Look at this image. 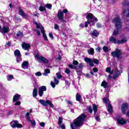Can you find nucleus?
<instances>
[{"label":"nucleus","mask_w":129,"mask_h":129,"mask_svg":"<svg viewBox=\"0 0 129 129\" xmlns=\"http://www.w3.org/2000/svg\"><path fill=\"white\" fill-rule=\"evenodd\" d=\"M86 118V115L82 114L76 119H75L72 123H71V127L72 129H76L79 126H81L83 123L85 121Z\"/></svg>","instance_id":"f257e3e1"},{"label":"nucleus","mask_w":129,"mask_h":129,"mask_svg":"<svg viewBox=\"0 0 129 129\" xmlns=\"http://www.w3.org/2000/svg\"><path fill=\"white\" fill-rule=\"evenodd\" d=\"M112 23L115 25L116 29L114 31L112 36H116V35L118 34V30L121 29L122 26V23H121V20L119 16H117L116 18H114L112 20Z\"/></svg>","instance_id":"f03ea898"},{"label":"nucleus","mask_w":129,"mask_h":129,"mask_svg":"<svg viewBox=\"0 0 129 129\" xmlns=\"http://www.w3.org/2000/svg\"><path fill=\"white\" fill-rule=\"evenodd\" d=\"M86 19H87V20H90V21L88 20L87 22L85 23V27L86 28H87L88 27V25H89L90 23H92V22H93L92 26H94V25L95 24L94 23V22H96L98 21L97 18H95V17L93 16V15L91 13L87 14Z\"/></svg>","instance_id":"7ed1b4c3"},{"label":"nucleus","mask_w":129,"mask_h":129,"mask_svg":"<svg viewBox=\"0 0 129 129\" xmlns=\"http://www.w3.org/2000/svg\"><path fill=\"white\" fill-rule=\"evenodd\" d=\"M35 57L36 60H37L39 63H41V62H42V63H47L48 62V59H47L46 57L42 55H39V54H36Z\"/></svg>","instance_id":"20e7f679"},{"label":"nucleus","mask_w":129,"mask_h":129,"mask_svg":"<svg viewBox=\"0 0 129 129\" xmlns=\"http://www.w3.org/2000/svg\"><path fill=\"white\" fill-rule=\"evenodd\" d=\"M103 101L104 103H105V104H107V110L108 112L110 114L112 113V106H111V104H110V103L109 102V99H108V98H104V99H103Z\"/></svg>","instance_id":"39448f33"},{"label":"nucleus","mask_w":129,"mask_h":129,"mask_svg":"<svg viewBox=\"0 0 129 129\" xmlns=\"http://www.w3.org/2000/svg\"><path fill=\"white\" fill-rule=\"evenodd\" d=\"M111 55L113 58H117V59L120 58L121 56V51L118 49H116V50L111 52Z\"/></svg>","instance_id":"423d86ee"},{"label":"nucleus","mask_w":129,"mask_h":129,"mask_svg":"<svg viewBox=\"0 0 129 129\" xmlns=\"http://www.w3.org/2000/svg\"><path fill=\"white\" fill-rule=\"evenodd\" d=\"M11 126L13 128L17 127L18 128H22L23 127V125L22 124L19 123V121L18 120H13L11 122Z\"/></svg>","instance_id":"0eeeda50"},{"label":"nucleus","mask_w":129,"mask_h":129,"mask_svg":"<svg viewBox=\"0 0 129 129\" xmlns=\"http://www.w3.org/2000/svg\"><path fill=\"white\" fill-rule=\"evenodd\" d=\"M27 120L29 122H31V126H35L36 125V121L35 120H31V117H30V113L27 112L26 115Z\"/></svg>","instance_id":"6e6552de"},{"label":"nucleus","mask_w":129,"mask_h":129,"mask_svg":"<svg viewBox=\"0 0 129 129\" xmlns=\"http://www.w3.org/2000/svg\"><path fill=\"white\" fill-rule=\"evenodd\" d=\"M46 90H47V89L45 86H41L39 88L38 95L40 97L43 96V94H44V91H46Z\"/></svg>","instance_id":"1a4fd4ad"},{"label":"nucleus","mask_w":129,"mask_h":129,"mask_svg":"<svg viewBox=\"0 0 129 129\" xmlns=\"http://www.w3.org/2000/svg\"><path fill=\"white\" fill-rule=\"evenodd\" d=\"M127 107H128V105L126 103L122 104V105L121 106V111L123 114H125V111H126Z\"/></svg>","instance_id":"9d476101"},{"label":"nucleus","mask_w":129,"mask_h":129,"mask_svg":"<svg viewBox=\"0 0 129 129\" xmlns=\"http://www.w3.org/2000/svg\"><path fill=\"white\" fill-rule=\"evenodd\" d=\"M34 25H36V27L37 29H40V31L42 34H45V30L44 29L43 26H42V24H38V23L35 22Z\"/></svg>","instance_id":"9b49d317"},{"label":"nucleus","mask_w":129,"mask_h":129,"mask_svg":"<svg viewBox=\"0 0 129 129\" xmlns=\"http://www.w3.org/2000/svg\"><path fill=\"white\" fill-rule=\"evenodd\" d=\"M117 121L119 124L123 125L126 123L127 121H129V119L125 120V118H120L117 120Z\"/></svg>","instance_id":"f8f14e48"},{"label":"nucleus","mask_w":129,"mask_h":129,"mask_svg":"<svg viewBox=\"0 0 129 129\" xmlns=\"http://www.w3.org/2000/svg\"><path fill=\"white\" fill-rule=\"evenodd\" d=\"M57 18L59 21L63 22V19H64V14L61 11H59L57 13Z\"/></svg>","instance_id":"ddd939ff"},{"label":"nucleus","mask_w":129,"mask_h":129,"mask_svg":"<svg viewBox=\"0 0 129 129\" xmlns=\"http://www.w3.org/2000/svg\"><path fill=\"white\" fill-rule=\"evenodd\" d=\"M22 47L24 50H27V51H29L30 48H31V45L29 43H26V42H24L22 44Z\"/></svg>","instance_id":"4468645a"},{"label":"nucleus","mask_w":129,"mask_h":129,"mask_svg":"<svg viewBox=\"0 0 129 129\" xmlns=\"http://www.w3.org/2000/svg\"><path fill=\"white\" fill-rule=\"evenodd\" d=\"M53 81H51L50 84L53 87V88H55V87L56 86V84H59V80H58L56 78L54 77L53 78Z\"/></svg>","instance_id":"2eb2a0df"},{"label":"nucleus","mask_w":129,"mask_h":129,"mask_svg":"<svg viewBox=\"0 0 129 129\" xmlns=\"http://www.w3.org/2000/svg\"><path fill=\"white\" fill-rule=\"evenodd\" d=\"M109 41L113 44H118L119 43V40H116V38L113 37V36L112 35L110 37Z\"/></svg>","instance_id":"dca6fc26"},{"label":"nucleus","mask_w":129,"mask_h":129,"mask_svg":"<svg viewBox=\"0 0 129 129\" xmlns=\"http://www.w3.org/2000/svg\"><path fill=\"white\" fill-rule=\"evenodd\" d=\"M9 31H10V28L9 27L4 26L1 30V33H8V32Z\"/></svg>","instance_id":"f3484780"},{"label":"nucleus","mask_w":129,"mask_h":129,"mask_svg":"<svg viewBox=\"0 0 129 129\" xmlns=\"http://www.w3.org/2000/svg\"><path fill=\"white\" fill-rule=\"evenodd\" d=\"M85 61L87 63H89L90 66H92V67H93V66H94V64H93V63L92 62V59L88 57H86L85 58Z\"/></svg>","instance_id":"a211bd4d"},{"label":"nucleus","mask_w":129,"mask_h":129,"mask_svg":"<svg viewBox=\"0 0 129 129\" xmlns=\"http://www.w3.org/2000/svg\"><path fill=\"white\" fill-rule=\"evenodd\" d=\"M38 101L43 106H47L48 100L45 101L43 99H40V100H38Z\"/></svg>","instance_id":"6ab92c4d"},{"label":"nucleus","mask_w":129,"mask_h":129,"mask_svg":"<svg viewBox=\"0 0 129 129\" xmlns=\"http://www.w3.org/2000/svg\"><path fill=\"white\" fill-rule=\"evenodd\" d=\"M28 65L29 62L26 61H24L22 64V67L23 69H28Z\"/></svg>","instance_id":"aec40b11"},{"label":"nucleus","mask_w":129,"mask_h":129,"mask_svg":"<svg viewBox=\"0 0 129 129\" xmlns=\"http://www.w3.org/2000/svg\"><path fill=\"white\" fill-rule=\"evenodd\" d=\"M20 97H21V95L19 94H16L13 97V102H16V101H17V100H19L20 99Z\"/></svg>","instance_id":"412c9836"},{"label":"nucleus","mask_w":129,"mask_h":129,"mask_svg":"<svg viewBox=\"0 0 129 129\" xmlns=\"http://www.w3.org/2000/svg\"><path fill=\"white\" fill-rule=\"evenodd\" d=\"M19 14L20 16H22V17H23V18L27 17V15H26V14H25L23 10H22V9L21 8H19Z\"/></svg>","instance_id":"4be33fe9"},{"label":"nucleus","mask_w":129,"mask_h":129,"mask_svg":"<svg viewBox=\"0 0 129 129\" xmlns=\"http://www.w3.org/2000/svg\"><path fill=\"white\" fill-rule=\"evenodd\" d=\"M101 86L104 88H107V87L108 86V84L107 83V82H106V81H103L102 82Z\"/></svg>","instance_id":"5701e85b"},{"label":"nucleus","mask_w":129,"mask_h":129,"mask_svg":"<svg viewBox=\"0 0 129 129\" xmlns=\"http://www.w3.org/2000/svg\"><path fill=\"white\" fill-rule=\"evenodd\" d=\"M116 74L113 76V79H115L117 77H118L120 75V72L118 70H115Z\"/></svg>","instance_id":"b1692460"},{"label":"nucleus","mask_w":129,"mask_h":129,"mask_svg":"<svg viewBox=\"0 0 129 129\" xmlns=\"http://www.w3.org/2000/svg\"><path fill=\"white\" fill-rule=\"evenodd\" d=\"M14 54L16 57L19 56H22V54H21V51L20 50L16 49L14 51Z\"/></svg>","instance_id":"393cba45"},{"label":"nucleus","mask_w":129,"mask_h":129,"mask_svg":"<svg viewBox=\"0 0 129 129\" xmlns=\"http://www.w3.org/2000/svg\"><path fill=\"white\" fill-rule=\"evenodd\" d=\"M88 52L90 55H93L94 54V49L90 48V49L88 50Z\"/></svg>","instance_id":"a878e982"},{"label":"nucleus","mask_w":129,"mask_h":129,"mask_svg":"<svg viewBox=\"0 0 129 129\" xmlns=\"http://www.w3.org/2000/svg\"><path fill=\"white\" fill-rule=\"evenodd\" d=\"M38 95V91L37 90V89L35 88L33 90V97H36Z\"/></svg>","instance_id":"bb28decb"},{"label":"nucleus","mask_w":129,"mask_h":129,"mask_svg":"<svg viewBox=\"0 0 129 129\" xmlns=\"http://www.w3.org/2000/svg\"><path fill=\"white\" fill-rule=\"evenodd\" d=\"M98 35V32L95 30H94L93 32L92 33V36H93L94 37H97Z\"/></svg>","instance_id":"cd10ccee"},{"label":"nucleus","mask_w":129,"mask_h":129,"mask_svg":"<svg viewBox=\"0 0 129 129\" xmlns=\"http://www.w3.org/2000/svg\"><path fill=\"white\" fill-rule=\"evenodd\" d=\"M127 39L126 38H123L121 41H119L118 44H123L124 43H125V42H127Z\"/></svg>","instance_id":"c85d7f7f"},{"label":"nucleus","mask_w":129,"mask_h":129,"mask_svg":"<svg viewBox=\"0 0 129 129\" xmlns=\"http://www.w3.org/2000/svg\"><path fill=\"white\" fill-rule=\"evenodd\" d=\"M81 99V95H80V94L77 93L76 94V100L77 101H79L80 102Z\"/></svg>","instance_id":"c756f323"},{"label":"nucleus","mask_w":129,"mask_h":129,"mask_svg":"<svg viewBox=\"0 0 129 129\" xmlns=\"http://www.w3.org/2000/svg\"><path fill=\"white\" fill-rule=\"evenodd\" d=\"M92 63L94 62L95 64L98 65V64L99 63V60H98V59H95V58H93V59H92Z\"/></svg>","instance_id":"7c9ffc66"},{"label":"nucleus","mask_w":129,"mask_h":129,"mask_svg":"<svg viewBox=\"0 0 129 129\" xmlns=\"http://www.w3.org/2000/svg\"><path fill=\"white\" fill-rule=\"evenodd\" d=\"M16 36L17 38H22L23 37V33L19 31L16 34Z\"/></svg>","instance_id":"2f4dec72"},{"label":"nucleus","mask_w":129,"mask_h":129,"mask_svg":"<svg viewBox=\"0 0 129 129\" xmlns=\"http://www.w3.org/2000/svg\"><path fill=\"white\" fill-rule=\"evenodd\" d=\"M50 73V70L49 69H46L43 74V75L44 76H47V74H49Z\"/></svg>","instance_id":"473e14b6"},{"label":"nucleus","mask_w":129,"mask_h":129,"mask_svg":"<svg viewBox=\"0 0 129 129\" xmlns=\"http://www.w3.org/2000/svg\"><path fill=\"white\" fill-rule=\"evenodd\" d=\"M47 104L49 105V106L51 107V108H54V105L53 104V103H52V102H51L49 100H47Z\"/></svg>","instance_id":"72a5a7b5"},{"label":"nucleus","mask_w":129,"mask_h":129,"mask_svg":"<svg viewBox=\"0 0 129 129\" xmlns=\"http://www.w3.org/2000/svg\"><path fill=\"white\" fill-rule=\"evenodd\" d=\"M93 108L95 114L96 113V111H97V106H96V105H93Z\"/></svg>","instance_id":"f704fd0d"},{"label":"nucleus","mask_w":129,"mask_h":129,"mask_svg":"<svg viewBox=\"0 0 129 129\" xmlns=\"http://www.w3.org/2000/svg\"><path fill=\"white\" fill-rule=\"evenodd\" d=\"M68 66L69 68H71L72 69H77V67H76V66H74L73 64H69Z\"/></svg>","instance_id":"c9c22d12"},{"label":"nucleus","mask_w":129,"mask_h":129,"mask_svg":"<svg viewBox=\"0 0 129 129\" xmlns=\"http://www.w3.org/2000/svg\"><path fill=\"white\" fill-rule=\"evenodd\" d=\"M42 36L44 38V41H46V42H47L48 41V37H47V35H46V33H43L42 34Z\"/></svg>","instance_id":"e433bc0d"},{"label":"nucleus","mask_w":129,"mask_h":129,"mask_svg":"<svg viewBox=\"0 0 129 129\" xmlns=\"http://www.w3.org/2000/svg\"><path fill=\"white\" fill-rule=\"evenodd\" d=\"M63 122V118L62 117H59L58 118V124L60 125Z\"/></svg>","instance_id":"4c0bfd02"},{"label":"nucleus","mask_w":129,"mask_h":129,"mask_svg":"<svg viewBox=\"0 0 129 129\" xmlns=\"http://www.w3.org/2000/svg\"><path fill=\"white\" fill-rule=\"evenodd\" d=\"M111 71V69L110 68H107L106 69V72H107L108 73H110V74H112V72Z\"/></svg>","instance_id":"58836bf2"},{"label":"nucleus","mask_w":129,"mask_h":129,"mask_svg":"<svg viewBox=\"0 0 129 129\" xmlns=\"http://www.w3.org/2000/svg\"><path fill=\"white\" fill-rule=\"evenodd\" d=\"M17 57V61L18 62H21L22 61V55H20L19 56H16Z\"/></svg>","instance_id":"ea45409f"},{"label":"nucleus","mask_w":129,"mask_h":129,"mask_svg":"<svg viewBox=\"0 0 129 129\" xmlns=\"http://www.w3.org/2000/svg\"><path fill=\"white\" fill-rule=\"evenodd\" d=\"M39 11H40V12H44L46 11V8L43 6H40L39 7Z\"/></svg>","instance_id":"a19ab883"},{"label":"nucleus","mask_w":129,"mask_h":129,"mask_svg":"<svg viewBox=\"0 0 129 129\" xmlns=\"http://www.w3.org/2000/svg\"><path fill=\"white\" fill-rule=\"evenodd\" d=\"M56 76L57 78H58V79H61L62 78V76L61 75V74H60V73H56Z\"/></svg>","instance_id":"79ce46f5"},{"label":"nucleus","mask_w":129,"mask_h":129,"mask_svg":"<svg viewBox=\"0 0 129 129\" xmlns=\"http://www.w3.org/2000/svg\"><path fill=\"white\" fill-rule=\"evenodd\" d=\"M13 78H14V76L13 75H10L8 77V80L9 81H11V80H12L13 79Z\"/></svg>","instance_id":"37998d69"},{"label":"nucleus","mask_w":129,"mask_h":129,"mask_svg":"<svg viewBox=\"0 0 129 129\" xmlns=\"http://www.w3.org/2000/svg\"><path fill=\"white\" fill-rule=\"evenodd\" d=\"M45 8H47V9L50 10V9L52 8V5L51 4H47L45 6Z\"/></svg>","instance_id":"c03bdc74"},{"label":"nucleus","mask_w":129,"mask_h":129,"mask_svg":"<svg viewBox=\"0 0 129 129\" xmlns=\"http://www.w3.org/2000/svg\"><path fill=\"white\" fill-rule=\"evenodd\" d=\"M103 50L104 52H107L108 51V47L107 46H103Z\"/></svg>","instance_id":"a18cd8bd"},{"label":"nucleus","mask_w":129,"mask_h":129,"mask_svg":"<svg viewBox=\"0 0 129 129\" xmlns=\"http://www.w3.org/2000/svg\"><path fill=\"white\" fill-rule=\"evenodd\" d=\"M49 38L52 39V40H53L54 39V36H53V33H49Z\"/></svg>","instance_id":"49530a36"},{"label":"nucleus","mask_w":129,"mask_h":129,"mask_svg":"<svg viewBox=\"0 0 129 129\" xmlns=\"http://www.w3.org/2000/svg\"><path fill=\"white\" fill-rule=\"evenodd\" d=\"M71 71H70V70L69 69H66L65 71V73H67V74H69L71 73Z\"/></svg>","instance_id":"de8ad7c7"},{"label":"nucleus","mask_w":129,"mask_h":129,"mask_svg":"<svg viewBox=\"0 0 129 129\" xmlns=\"http://www.w3.org/2000/svg\"><path fill=\"white\" fill-rule=\"evenodd\" d=\"M88 111H89L90 113H92V111H93V110L92 109V108H91V106L88 107Z\"/></svg>","instance_id":"09e8293b"},{"label":"nucleus","mask_w":129,"mask_h":129,"mask_svg":"<svg viewBox=\"0 0 129 129\" xmlns=\"http://www.w3.org/2000/svg\"><path fill=\"white\" fill-rule=\"evenodd\" d=\"M35 75H36V76H41L42 74L41 73V72H38L35 73Z\"/></svg>","instance_id":"8fccbe9b"},{"label":"nucleus","mask_w":129,"mask_h":129,"mask_svg":"<svg viewBox=\"0 0 129 129\" xmlns=\"http://www.w3.org/2000/svg\"><path fill=\"white\" fill-rule=\"evenodd\" d=\"M84 64L83 63H81L79 64V68L80 69H82L83 68Z\"/></svg>","instance_id":"3c124183"},{"label":"nucleus","mask_w":129,"mask_h":129,"mask_svg":"<svg viewBox=\"0 0 129 129\" xmlns=\"http://www.w3.org/2000/svg\"><path fill=\"white\" fill-rule=\"evenodd\" d=\"M73 64H74V65H75V66L78 65L79 63L77 60H74L73 62Z\"/></svg>","instance_id":"603ef678"},{"label":"nucleus","mask_w":129,"mask_h":129,"mask_svg":"<svg viewBox=\"0 0 129 129\" xmlns=\"http://www.w3.org/2000/svg\"><path fill=\"white\" fill-rule=\"evenodd\" d=\"M39 125L42 127H44V126H45V122H41L39 123Z\"/></svg>","instance_id":"864d4df0"},{"label":"nucleus","mask_w":129,"mask_h":129,"mask_svg":"<svg viewBox=\"0 0 129 129\" xmlns=\"http://www.w3.org/2000/svg\"><path fill=\"white\" fill-rule=\"evenodd\" d=\"M54 29L55 30H58V29H59V25L57 24H54Z\"/></svg>","instance_id":"5fc2aeb1"},{"label":"nucleus","mask_w":129,"mask_h":129,"mask_svg":"<svg viewBox=\"0 0 129 129\" xmlns=\"http://www.w3.org/2000/svg\"><path fill=\"white\" fill-rule=\"evenodd\" d=\"M15 105H21V101H19L16 102L15 104Z\"/></svg>","instance_id":"6e6d98bb"},{"label":"nucleus","mask_w":129,"mask_h":129,"mask_svg":"<svg viewBox=\"0 0 129 129\" xmlns=\"http://www.w3.org/2000/svg\"><path fill=\"white\" fill-rule=\"evenodd\" d=\"M93 71L94 72H97L98 71V69H97V68H94L93 69Z\"/></svg>","instance_id":"4d7b16f0"},{"label":"nucleus","mask_w":129,"mask_h":129,"mask_svg":"<svg viewBox=\"0 0 129 129\" xmlns=\"http://www.w3.org/2000/svg\"><path fill=\"white\" fill-rule=\"evenodd\" d=\"M38 36H40L41 35V32H40V31H38V30H35Z\"/></svg>","instance_id":"13d9d810"},{"label":"nucleus","mask_w":129,"mask_h":129,"mask_svg":"<svg viewBox=\"0 0 129 129\" xmlns=\"http://www.w3.org/2000/svg\"><path fill=\"white\" fill-rule=\"evenodd\" d=\"M67 102L68 104H70V105H73L72 102L70 101H67Z\"/></svg>","instance_id":"bf43d9fd"},{"label":"nucleus","mask_w":129,"mask_h":129,"mask_svg":"<svg viewBox=\"0 0 129 129\" xmlns=\"http://www.w3.org/2000/svg\"><path fill=\"white\" fill-rule=\"evenodd\" d=\"M63 14H67V13H68V10L67 9H64L63 11Z\"/></svg>","instance_id":"052dcab7"},{"label":"nucleus","mask_w":129,"mask_h":129,"mask_svg":"<svg viewBox=\"0 0 129 129\" xmlns=\"http://www.w3.org/2000/svg\"><path fill=\"white\" fill-rule=\"evenodd\" d=\"M60 125L61 128H62V129L65 128V125L64 124H62L61 125V124H60V125Z\"/></svg>","instance_id":"680f3d73"},{"label":"nucleus","mask_w":129,"mask_h":129,"mask_svg":"<svg viewBox=\"0 0 129 129\" xmlns=\"http://www.w3.org/2000/svg\"><path fill=\"white\" fill-rule=\"evenodd\" d=\"M97 28H101V25H100V24L99 23H97Z\"/></svg>","instance_id":"e2e57ef3"},{"label":"nucleus","mask_w":129,"mask_h":129,"mask_svg":"<svg viewBox=\"0 0 129 129\" xmlns=\"http://www.w3.org/2000/svg\"><path fill=\"white\" fill-rule=\"evenodd\" d=\"M86 77H87L88 78H90V75H89V74H86Z\"/></svg>","instance_id":"0e129e2a"},{"label":"nucleus","mask_w":129,"mask_h":129,"mask_svg":"<svg viewBox=\"0 0 129 129\" xmlns=\"http://www.w3.org/2000/svg\"><path fill=\"white\" fill-rule=\"evenodd\" d=\"M95 118H96V120L97 121H99V117H98V116H95Z\"/></svg>","instance_id":"69168bd1"},{"label":"nucleus","mask_w":129,"mask_h":129,"mask_svg":"<svg viewBox=\"0 0 129 129\" xmlns=\"http://www.w3.org/2000/svg\"><path fill=\"white\" fill-rule=\"evenodd\" d=\"M56 60H57L58 61H60V60H61V56H59L58 57H57L56 58Z\"/></svg>","instance_id":"338daca9"},{"label":"nucleus","mask_w":129,"mask_h":129,"mask_svg":"<svg viewBox=\"0 0 129 129\" xmlns=\"http://www.w3.org/2000/svg\"><path fill=\"white\" fill-rule=\"evenodd\" d=\"M80 27L81 28H83V24H81L80 25Z\"/></svg>","instance_id":"774afa93"}]
</instances>
